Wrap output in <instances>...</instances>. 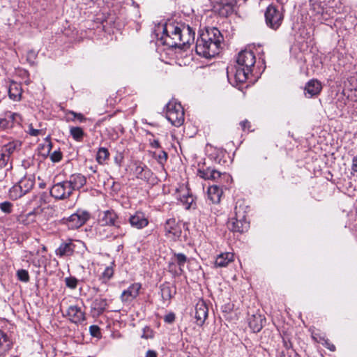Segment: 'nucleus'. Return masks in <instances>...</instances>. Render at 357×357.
I'll use <instances>...</instances> for the list:
<instances>
[{"label": "nucleus", "mask_w": 357, "mask_h": 357, "mask_svg": "<svg viewBox=\"0 0 357 357\" xmlns=\"http://www.w3.org/2000/svg\"><path fill=\"white\" fill-rule=\"evenodd\" d=\"M162 34L161 40L168 47H184L190 44L195 39V31L189 26L169 20L164 24L160 25Z\"/></svg>", "instance_id": "1"}, {"label": "nucleus", "mask_w": 357, "mask_h": 357, "mask_svg": "<svg viewBox=\"0 0 357 357\" xmlns=\"http://www.w3.org/2000/svg\"><path fill=\"white\" fill-rule=\"evenodd\" d=\"M222 36L217 28H211L203 32L197 40L195 51L205 58H211L219 53Z\"/></svg>", "instance_id": "2"}, {"label": "nucleus", "mask_w": 357, "mask_h": 357, "mask_svg": "<svg viewBox=\"0 0 357 357\" xmlns=\"http://www.w3.org/2000/svg\"><path fill=\"white\" fill-rule=\"evenodd\" d=\"M284 10L273 4L269 5L264 13L266 26L272 30H278L284 20Z\"/></svg>", "instance_id": "3"}, {"label": "nucleus", "mask_w": 357, "mask_h": 357, "mask_svg": "<svg viewBox=\"0 0 357 357\" xmlns=\"http://www.w3.org/2000/svg\"><path fill=\"white\" fill-rule=\"evenodd\" d=\"M166 117L174 126L179 127L184 122V110L180 102L170 100L167 105Z\"/></svg>", "instance_id": "4"}, {"label": "nucleus", "mask_w": 357, "mask_h": 357, "mask_svg": "<svg viewBox=\"0 0 357 357\" xmlns=\"http://www.w3.org/2000/svg\"><path fill=\"white\" fill-rule=\"evenodd\" d=\"M89 218L90 214L88 211L78 209L69 217L63 218L62 222L63 224L66 225L69 229H75L84 225Z\"/></svg>", "instance_id": "5"}, {"label": "nucleus", "mask_w": 357, "mask_h": 357, "mask_svg": "<svg viewBox=\"0 0 357 357\" xmlns=\"http://www.w3.org/2000/svg\"><path fill=\"white\" fill-rule=\"evenodd\" d=\"M325 5V3L318 0H310L312 15L314 17V20L321 23L327 21L331 17V13H329L330 9L326 8Z\"/></svg>", "instance_id": "6"}, {"label": "nucleus", "mask_w": 357, "mask_h": 357, "mask_svg": "<svg viewBox=\"0 0 357 357\" xmlns=\"http://www.w3.org/2000/svg\"><path fill=\"white\" fill-rule=\"evenodd\" d=\"M164 229L166 236L173 240L178 238L182 233L181 226L175 218L167 220L164 225Z\"/></svg>", "instance_id": "7"}, {"label": "nucleus", "mask_w": 357, "mask_h": 357, "mask_svg": "<svg viewBox=\"0 0 357 357\" xmlns=\"http://www.w3.org/2000/svg\"><path fill=\"white\" fill-rule=\"evenodd\" d=\"M72 192L66 181L54 184L50 190L51 195L58 199H66Z\"/></svg>", "instance_id": "8"}, {"label": "nucleus", "mask_w": 357, "mask_h": 357, "mask_svg": "<svg viewBox=\"0 0 357 357\" xmlns=\"http://www.w3.org/2000/svg\"><path fill=\"white\" fill-rule=\"evenodd\" d=\"M255 61V56L253 52L247 50L239 52L236 58L237 65L252 70Z\"/></svg>", "instance_id": "9"}, {"label": "nucleus", "mask_w": 357, "mask_h": 357, "mask_svg": "<svg viewBox=\"0 0 357 357\" xmlns=\"http://www.w3.org/2000/svg\"><path fill=\"white\" fill-rule=\"evenodd\" d=\"M141 289L142 284L140 283H132L128 289L122 291L121 295V301L125 303H130L139 296Z\"/></svg>", "instance_id": "10"}, {"label": "nucleus", "mask_w": 357, "mask_h": 357, "mask_svg": "<svg viewBox=\"0 0 357 357\" xmlns=\"http://www.w3.org/2000/svg\"><path fill=\"white\" fill-rule=\"evenodd\" d=\"M66 316L70 321L75 324L80 323L85 319V313L82 307L78 305L69 306L66 311Z\"/></svg>", "instance_id": "11"}, {"label": "nucleus", "mask_w": 357, "mask_h": 357, "mask_svg": "<svg viewBox=\"0 0 357 357\" xmlns=\"http://www.w3.org/2000/svg\"><path fill=\"white\" fill-rule=\"evenodd\" d=\"M134 167L133 174L137 178L146 181L151 179L153 173L144 164L141 162H135Z\"/></svg>", "instance_id": "12"}, {"label": "nucleus", "mask_w": 357, "mask_h": 357, "mask_svg": "<svg viewBox=\"0 0 357 357\" xmlns=\"http://www.w3.org/2000/svg\"><path fill=\"white\" fill-rule=\"evenodd\" d=\"M21 119L17 113L7 111L0 116V128L2 129H8L13 126L15 122H18Z\"/></svg>", "instance_id": "13"}, {"label": "nucleus", "mask_w": 357, "mask_h": 357, "mask_svg": "<svg viewBox=\"0 0 357 357\" xmlns=\"http://www.w3.org/2000/svg\"><path fill=\"white\" fill-rule=\"evenodd\" d=\"M130 225L137 229H142L149 225V220L142 211H137L131 215L128 220Z\"/></svg>", "instance_id": "14"}, {"label": "nucleus", "mask_w": 357, "mask_h": 357, "mask_svg": "<svg viewBox=\"0 0 357 357\" xmlns=\"http://www.w3.org/2000/svg\"><path fill=\"white\" fill-rule=\"evenodd\" d=\"M321 89L322 85L319 80L314 79H310L305 86V96L307 98H312L319 95Z\"/></svg>", "instance_id": "15"}, {"label": "nucleus", "mask_w": 357, "mask_h": 357, "mask_svg": "<svg viewBox=\"0 0 357 357\" xmlns=\"http://www.w3.org/2000/svg\"><path fill=\"white\" fill-rule=\"evenodd\" d=\"M208 307L203 301H199L195 305V318L197 325L202 326L208 317Z\"/></svg>", "instance_id": "16"}, {"label": "nucleus", "mask_w": 357, "mask_h": 357, "mask_svg": "<svg viewBox=\"0 0 357 357\" xmlns=\"http://www.w3.org/2000/svg\"><path fill=\"white\" fill-rule=\"evenodd\" d=\"M108 306L107 301L106 298H95L91 305V313L93 317H99L107 309Z\"/></svg>", "instance_id": "17"}, {"label": "nucleus", "mask_w": 357, "mask_h": 357, "mask_svg": "<svg viewBox=\"0 0 357 357\" xmlns=\"http://www.w3.org/2000/svg\"><path fill=\"white\" fill-rule=\"evenodd\" d=\"M100 222L103 225L119 227V217L114 210H107L103 212Z\"/></svg>", "instance_id": "18"}, {"label": "nucleus", "mask_w": 357, "mask_h": 357, "mask_svg": "<svg viewBox=\"0 0 357 357\" xmlns=\"http://www.w3.org/2000/svg\"><path fill=\"white\" fill-rule=\"evenodd\" d=\"M172 262L169 263V268L171 271H174L178 273L177 271L174 270L175 264H177L179 268L180 273L183 272V268L188 261L187 257L183 253H174V257L172 258Z\"/></svg>", "instance_id": "19"}, {"label": "nucleus", "mask_w": 357, "mask_h": 357, "mask_svg": "<svg viewBox=\"0 0 357 357\" xmlns=\"http://www.w3.org/2000/svg\"><path fill=\"white\" fill-rule=\"evenodd\" d=\"M234 259V255L232 252H223L217 256L215 261V267H226Z\"/></svg>", "instance_id": "20"}, {"label": "nucleus", "mask_w": 357, "mask_h": 357, "mask_svg": "<svg viewBox=\"0 0 357 357\" xmlns=\"http://www.w3.org/2000/svg\"><path fill=\"white\" fill-rule=\"evenodd\" d=\"M22 89L20 84L11 82L8 88V96L14 101H20L22 98Z\"/></svg>", "instance_id": "21"}, {"label": "nucleus", "mask_w": 357, "mask_h": 357, "mask_svg": "<svg viewBox=\"0 0 357 357\" xmlns=\"http://www.w3.org/2000/svg\"><path fill=\"white\" fill-rule=\"evenodd\" d=\"M69 184V187L71 188L73 192L75 190H79L86 183V178L84 176L80 174H73L70 177L68 181H66Z\"/></svg>", "instance_id": "22"}, {"label": "nucleus", "mask_w": 357, "mask_h": 357, "mask_svg": "<svg viewBox=\"0 0 357 357\" xmlns=\"http://www.w3.org/2000/svg\"><path fill=\"white\" fill-rule=\"evenodd\" d=\"M197 174L198 176L205 180H216L219 178L221 175L220 172L211 168H207L206 169H199Z\"/></svg>", "instance_id": "23"}, {"label": "nucleus", "mask_w": 357, "mask_h": 357, "mask_svg": "<svg viewBox=\"0 0 357 357\" xmlns=\"http://www.w3.org/2000/svg\"><path fill=\"white\" fill-rule=\"evenodd\" d=\"M252 71L250 69L236 65L234 75L236 81L240 83L245 82L248 79L249 75H251Z\"/></svg>", "instance_id": "24"}, {"label": "nucleus", "mask_w": 357, "mask_h": 357, "mask_svg": "<svg viewBox=\"0 0 357 357\" xmlns=\"http://www.w3.org/2000/svg\"><path fill=\"white\" fill-rule=\"evenodd\" d=\"M18 184L20 185V188L24 191L26 194L28 193L34 186L35 184V177L33 175H26L20 179L18 182Z\"/></svg>", "instance_id": "25"}, {"label": "nucleus", "mask_w": 357, "mask_h": 357, "mask_svg": "<svg viewBox=\"0 0 357 357\" xmlns=\"http://www.w3.org/2000/svg\"><path fill=\"white\" fill-rule=\"evenodd\" d=\"M236 218L231 219V220L228 222V227L234 232H243L244 231V225L241 220V216L238 215V212L236 211ZM242 218H244V215H242Z\"/></svg>", "instance_id": "26"}, {"label": "nucleus", "mask_w": 357, "mask_h": 357, "mask_svg": "<svg viewBox=\"0 0 357 357\" xmlns=\"http://www.w3.org/2000/svg\"><path fill=\"white\" fill-rule=\"evenodd\" d=\"M207 193L212 203H218L222 195V190L218 185H213L208 188Z\"/></svg>", "instance_id": "27"}, {"label": "nucleus", "mask_w": 357, "mask_h": 357, "mask_svg": "<svg viewBox=\"0 0 357 357\" xmlns=\"http://www.w3.org/2000/svg\"><path fill=\"white\" fill-rule=\"evenodd\" d=\"M21 145L22 143L20 141L10 142L4 145L1 153L8 156V158L10 159V155H12L16 151L19 150L21 147Z\"/></svg>", "instance_id": "28"}, {"label": "nucleus", "mask_w": 357, "mask_h": 357, "mask_svg": "<svg viewBox=\"0 0 357 357\" xmlns=\"http://www.w3.org/2000/svg\"><path fill=\"white\" fill-rule=\"evenodd\" d=\"M74 246L71 242L63 243L56 250V255L59 257L70 256L74 252Z\"/></svg>", "instance_id": "29"}, {"label": "nucleus", "mask_w": 357, "mask_h": 357, "mask_svg": "<svg viewBox=\"0 0 357 357\" xmlns=\"http://www.w3.org/2000/svg\"><path fill=\"white\" fill-rule=\"evenodd\" d=\"M262 319L261 316L254 315L249 320V327L253 333H259L262 328Z\"/></svg>", "instance_id": "30"}, {"label": "nucleus", "mask_w": 357, "mask_h": 357, "mask_svg": "<svg viewBox=\"0 0 357 357\" xmlns=\"http://www.w3.org/2000/svg\"><path fill=\"white\" fill-rule=\"evenodd\" d=\"M17 220L24 225H30L36 221V213L33 211L26 214H22L18 217Z\"/></svg>", "instance_id": "31"}, {"label": "nucleus", "mask_w": 357, "mask_h": 357, "mask_svg": "<svg viewBox=\"0 0 357 357\" xmlns=\"http://www.w3.org/2000/svg\"><path fill=\"white\" fill-rule=\"evenodd\" d=\"M24 195H26V193L22 190V188H20V185L18 184V183L10 188L8 192L9 197L13 200H16Z\"/></svg>", "instance_id": "32"}, {"label": "nucleus", "mask_w": 357, "mask_h": 357, "mask_svg": "<svg viewBox=\"0 0 357 357\" xmlns=\"http://www.w3.org/2000/svg\"><path fill=\"white\" fill-rule=\"evenodd\" d=\"M109 153L107 149L100 147L96 155V161L100 165H103L105 161L109 158Z\"/></svg>", "instance_id": "33"}, {"label": "nucleus", "mask_w": 357, "mask_h": 357, "mask_svg": "<svg viewBox=\"0 0 357 357\" xmlns=\"http://www.w3.org/2000/svg\"><path fill=\"white\" fill-rule=\"evenodd\" d=\"M70 134L72 137L77 142L82 141L84 136V132L80 127H70Z\"/></svg>", "instance_id": "34"}, {"label": "nucleus", "mask_w": 357, "mask_h": 357, "mask_svg": "<svg viewBox=\"0 0 357 357\" xmlns=\"http://www.w3.org/2000/svg\"><path fill=\"white\" fill-rule=\"evenodd\" d=\"M114 269L112 266H107L100 276V280L103 283H107L113 276Z\"/></svg>", "instance_id": "35"}, {"label": "nucleus", "mask_w": 357, "mask_h": 357, "mask_svg": "<svg viewBox=\"0 0 357 357\" xmlns=\"http://www.w3.org/2000/svg\"><path fill=\"white\" fill-rule=\"evenodd\" d=\"M312 338L314 342H321L327 349H328L331 351H334L335 350V347L332 343L329 342L328 340H325L324 337L321 336H312Z\"/></svg>", "instance_id": "36"}, {"label": "nucleus", "mask_w": 357, "mask_h": 357, "mask_svg": "<svg viewBox=\"0 0 357 357\" xmlns=\"http://www.w3.org/2000/svg\"><path fill=\"white\" fill-rule=\"evenodd\" d=\"M17 277L19 280L27 282L29 281V275L26 270L20 269L17 271Z\"/></svg>", "instance_id": "37"}, {"label": "nucleus", "mask_w": 357, "mask_h": 357, "mask_svg": "<svg viewBox=\"0 0 357 357\" xmlns=\"http://www.w3.org/2000/svg\"><path fill=\"white\" fill-rule=\"evenodd\" d=\"M13 205L11 202L6 201L0 203V209L2 212L9 214L13 211Z\"/></svg>", "instance_id": "38"}, {"label": "nucleus", "mask_w": 357, "mask_h": 357, "mask_svg": "<svg viewBox=\"0 0 357 357\" xmlns=\"http://www.w3.org/2000/svg\"><path fill=\"white\" fill-rule=\"evenodd\" d=\"M27 133H29L31 136H38V135H43L44 131L43 129H35L33 127L32 123L29 124L28 126Z\"/></svg>", "instance_id": "39"}, {"label": "nucleus", "mask_w": 357, "mask_h": 357, "mask_svg": "<svg viewBox=\"0 0 357 357\" xmlns=\"http://www.w3.org/2000/svg\"><path fill=\"white\" fill-rule=\"evenodd\" d=\"M161 295L164 300H170L172 298V291L169 287H162L161 288Z\"/></svg>", "instance_id": "40"}, {"label": "nucleus", "mask_w": 357, "mask_h": 357, "mask_svg": "<svg viewBox=\"0 0 357 357\" xmlns=\"http://www.w3.org/2000/svg\"><path fill=\"white\" fill-rule=\"evenodd\" d=\"M155 158L159 163L163 164L167 160V153L165 151H161L155 155Z\"/></svg>", "instance_id": "41"}, {"label": "nucleus", "mask_w": 357, "mask_h": 357, "mask_svg": "<svg viewBox=\"0 0 357 357\" xmlns=\"http://www.w3.org/2000/svg\"><path fill=\"white\" fill-rule=\"evenodd\" d=\"M68 114L73 116V118L71 119L72 121L77 119L79 122H83L86 120L84 116L81 113H76L75 112L70 111L68 112Z\"/></svg>", "instance_id": "42"}, {"label": "nucleus", "mask_w": 357, "mask_h": 357, "mask_svg": "<svg viewBox=\"0 0 357 357\" xmlns=\"http://www.w3.org/2000/svg\"><path fill=\"white\" fill-rule=\"evenodd\" d=\"M65 281L66 286L69 288L75 289L77 287V280L74 278H66Z\"/></svg>", "instance_id": "43"}, {"label": "nucleus", "mask_w": 357, "mask_h": 357, "mask_svg": "<svg viewBox=\"0 0 357 357\" xmlns=\"http://www.w3.org/2000/svg\"><path fill=\"white\" fill-rule=\"evenodd\" d=\"M61 158H62V154L59 151H54L50 155V159L53 162H58L61 160Z\"/></svg>", "instance_id": "44"}, {"label": "nucleus", "mask_w": 357, "mask_h": 357, "mask_svg": "<svg viewBox=\"0 0 357 357\" xmlns=\"http://www.w3.org/2000/svg\"><path fill=\"white\" fill-rule=\"evenodd\" d=\"M175 317L174 312H169L164 317V321L167 324H172L175 321Z\"/></svg>", "instance_id": "45"}, {"label": "nucleus", "mask_w": 357, "mask_h": 357, "mask_svg": "<svg viewBox=\"0 0 357 357\" xmlns=\"http://www.w3.org/2000/svg\"><path fill=\"white\" fill-rule=\"evenodd\" d=\"M36 56H37V52L34 50H31L27 52V61L30 63H33L34 59L36 58Z\"/></svg>", "instance_id": "46"}, {"label": "nucleus", "mask_w": 357, "mask_h": 357, "mask_svg": "<svg viewBox=\"0 0 357 357\" xmlns=\"http://www.w3.org/2000/svg\"><path fill=\"white\" fill-rule=\"evenodd\" d=\"M123 160L124 155L121 153H118L114 158V162L119 167L121 165V164L123 162Z\"/></svg>", "instance_id": "47"}, {"label": "nucleus", "mask_w": 357, "mask_h": 357, "mask_svg": "<svg viewBox=\"0 0 357 357\" xmlns=\"http://www.w3.org/2000/svg\"><path fill=\"white\" fill-rule=\"evenodd\" d=\"M9 159L8 158V156L1 153L0 154V169H2L3 167H4L8 162Z\"/></svg>", "instance_id": "48"}, {"label": "nucleus", "mask_w": 357, "mask_h": 357, "mask_svg": "<svg viewBox=\"0 0 357 357\" xmlns=\"http://www.w3.org/2000/svg\"><path fill=\"white\" fill-rule=\"evenodd\" d=\"M221 1V4H223V8L222 9L223 10H225L226 13L225 14H228L229 13H230L232 10V7H231V3H224L223 2V0H220Z\"/></svg>", "instance_id": "49"}, {"label": "nucleus", "mask_w": 357, "mask_h": 357, "mask_svg": "<svg viewBox=\"0 0 357 357\" xmlns=\"http://www.w3.org/2000/svg\"><path fill=\"white\" fill-rule=\"evenodd\" d=\"M2 340H3V341L4 342H8V336H0V348L2 350L8 349V344H7L6 346H4L3 342H2Z\"/></svg>", "instance_id": "50"}, {"label": "nucleus", "mask_w": 357, "mask_h": 357, "mask_svg": "<svg viewBox=\"0 0 357 357\" xmlns=\"http://www.w3.org/2000/svg\"><path fill=\"white\" fill-rule=\"evenodd\" d=\"M91 335H97L100 332V328L96 325H92L89 328Z\"/></svg>", "instance_id": "51"}, {"label": "nucleus", "mask_w": 357, "mask_h": 357, "mask_svg": "<svg viewBox=\"0 0 357 357\" xmlns=\"http://www.w3.org/2000/svg\"><path fill=\"white\" fill-rule=\"evenodd\" d=\"M241 126L242 127V129L243 130H245L246 128L249 129L250 128V123L248 121H243L241 122Z\"/></svg>", "instance_id": "52"}, {"label": "nucleus", "mask_w": 357, "mask_h": 357, "mask_svg": "<svg viewBox=\"0 0 357 357\" xmlns=\"http://www.w3.org/2000/svg\"><path fill=\"white\" fill-rule=\"evenodd\" d=\"M45 262H46V259L45 257H41L37 264H36L35 265L37 266H44L45 264Z\"/></svg>", "instance_id": "53"}, {"label": "nucleus", "mask_w": 357, "mask_h": 357, "mask_svg": "<svg viewBox=\"0 0 357 357\" xmlns=\"http://www.w3.org/2000/svg\"><path fill=\"white\" fill-rule=\"evenodd\" d=\"M151 146L153 148H159L160 147V143L158 140L154 139L152 142H151Z\"/></svg>", "instance_id": "54"}, {"label": "nucleus", "mask_w": 357, "mask_h": 357, "mask_svg": "<svg viewBox=\"0 0 357 357\" xmlns=\"http://www.w3.org/2000/svg\"><path fill=\"white\" fill-rule=\"evenodd\" d=\"M146 357H157V354L154 351L149 350L146 353Z\"/></svg>", "instance_id": "55"}, {"label": "nucleus", "mask_w": 357, "mask_h": 357, "mask_svg": "<svg viewBox=\"0 0 357 357\" xmlns=\"http://www.w3.org/2000/svg\"><path fill=\"white\" fill-rule=\"evenodd\" d=\"M30 82H31V80H30V79H29V77H28V78L24 81V83H25L26 85L29 84H30Z\"/></svg>", "instance_id": "56"}, {"label": "nucleus", "mask_w": 357, "mask_h": 357, "mask_svg": "<svg viewBox=\"0 0 357 357\" xmlns=\"http://www.w3.org/2000/svg\"><path fill=\"white\" fill-rule=\"evenodd\" d=\"M220 13L221 15H225V13L223 12V10H220Z\"/></svg>", "instance_id": "57"}, {"label": "nucleus", "mask_w": 357, "mask_h": 357, "mask_svg": "<svg viewBox=\"0 0 357 357\" xmlns=\"http://www.w3.org/2000/svg\"><path fill=\"white\" fill-rule=\"evenodd\" d=\"M23 74H24V75H27V72H26V71H24V72H23Z\"/></svg>", "instance_id": "58"}, {"label": "nucleus", "mask_w": 357, "mask_h": 357, "mask_svg": "<svg viewBox=\"0 0 357 357\" xmlns=\"http://www.w3.org/2000/svg\"><path fill=\"white\" fill-rule=\"evenodd\" d=\"M43 250H44V251H45V250H46L45 247H43Z\"/></svg>", "instance_id": "59"}]
</instances>
